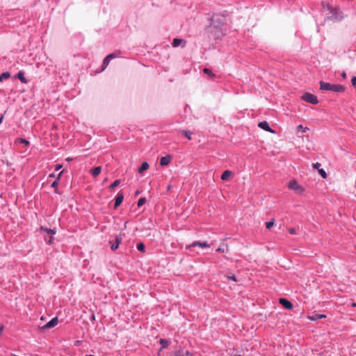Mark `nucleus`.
Wrapping results in <instances>:
<instances>
[{
    "mask_svg": "<svg viewBox=\"0 0 356 356\" xmlns=\"http://www.w3.org/2000/svg\"><path fill=\"white\" fill-rule=\"evenodd\" d=\"M326 316L324 314H314L312 316H309V319L311 321H317L318 319L324 318Z\"/></svg>",
    "mask_w": 356,
    "mask_h": 356,
    "instance_id": "4468645a",
    "label": "nucleus"
},
{
    "mask_svg": "<svg viewBox=\"0 0 356 356\" xmlns=\"http://www.w3.org/2000/svg\"><path fill=\"white\" fill-rule=\"evenodd\" d=\"M115 57L114 54H108L103 60V70L107 67L109 64L110 60Z\"/></svg>",
    "mask_w": 356,
    "mask_h": 356,
    "instance_id": "ddd939ff",
    "label": "nucleus"
},
{
    "mask_svg": "<svg viewBox=\"0 0 356 356\" xmlns=\"http://www.w3.org/2000/svg\"><path fill=\"white\" fill-rule=\"evenodd\" d=\"M199 246L200 248H209L210 245L207 242L195 241L192 244L186 247L187 249H190L192 247Z\"/></svg>",
    "mask_w": 356,
    "mask_h": 356,
    "instance_id": "1a4fd4ad",
    "label": "nucleus"
},
{
    "mask_svg": "<svg viewBox=\"0 0 356 356\" xmlns=\"http://www.w3.org/2000/svg\"><path fill=\"white\" fill-rule=\"evenodd\" d=\"M320 166H321V163H314V164L313 165L314 168H315V169H318H318H320V168H320Z\"/></svg>",
    "mask_w": 356,
    "mask_h": 356,
    "instance_id": "c9c22d12",
    "label": "nucleus"
},
{
    "mask_svg": "<svg viewBox=\"0 0 356 356\" xmlns=\"http://www.w3.org/2000/svg\"><path fill=\"white\" fill-rule=\"evenodd\" d=\"M61 168H62V165H57L56 166L55 170H59Z\"/></svg>",
    "mask_w": 356,
    "mask_h": 356,
    "instance_id": "4c0bfd02",
    "label": "nucleus"
},
{
    "mask_svg": "<svg viewBox=\"0 0 356 356\" xmlns=\"http://www.w3.org/2000/svg\"><path fill=\"white\" fill-rule=\"evenodd\" d=\"M342 76H343V78H346V72H343V73H342Z\"/></svg>",
    "mask_w": 356,
    "mask_h": 356,
    "instance_id": "ea45409f",
    "label": "nucleus"
},
{
    "mask_svg": "<svg viewBox=\"0 0 356 356\" xmlns=\"http://www.w3.org/2000/svg\"><path fill=\"white\" fill-rule=\"evenodd\" d=\"M66 160H67V161H71V160H72V159H71V158H67Z\"/></svg>",
    "mask_w": 356,
    "mask_h": 356,
    "instance_id": "c03bdc74",
    "label": "nucleus"
},
{
    "mask_svg": "<svg viewBox=\"0 0 356 356\" xmlns=\"http://www.w3.org/2000/svg\"><path fill=\"white\" fill-rule=\"evenodd\" d=\"M203 72L207 74L208 76H209L211 78H213L215 77V74L211 72V70L209 68H204Z\"/></svg>",
    "mask_w": 356,
    "mask_h": 356,
    "instance_id": "5701e85b",
    "label": "nucleus"
},
{
    "mask_svg": "<svg viewBox=\"0 0 356 356\" xmlns=\"http://www.w3.org/2000/svg\"><path fill=\"white\" fill-rule=\"evenodd\" d=\"M49 177H54V174H51V175H49Z\"/></svg>",
    "mask_w": 356,
    "mask_h": 356,
    "instance_id": "a18cd8bd",
    "label": "nucleus"
},
{
    "mask_svg": "<svg viewBox=\"0 0 356 356\" xmlns=\"http://www.w3.org/2000/svg\"><path fill=\"white\" fill-rule=\"evenodd\" d=\"M123 199H124V194L122 193H119L115 200V204H114L115 209L118 207L122 204Z\"/></svg>",
    "mask_w": 356,
    "mask_h": 356,
    "instance_id": "9b49d317",
    "label": "nucleus"
},
{
    "mask_svg": "<svg viewBox=\"0 0 356 356\" xmlns=\"http://www.w3.org/2000/svg\"><path fill=\"white\" fill-rule=\"evenodd\" d=\"M352 84L354 87H356V76H353L351 80Z\"/></svg>",
    "mask_w": 356,
    "mask_h": 356,
    "instance_id": "f704fd0d",
    "label": "nucleus"
},
{
    "mask_svg": "<svg viewBox=\"0 0 356 356\" xmlns=\"http://www.w3.org/2000/svg\"><path fill=\"white\" fill-rule=\"evenodd\" d=\"M302 99L309 103H311L312 104H317L318 103V100L317 97L309 92H306L302 96Z\"/></svg>",
    "mask_w": 356,
    "mask_h": 356,
    "instance_id": "7ed1b4c3",
    "label": "nucleus"
},
{
    "mask_svg": "<svg viewBox=\"0 0 356 356\" xmlns=\"http://www.w3.org/2000/svg\"><path fill=\"white\" fill-rule=\"evenodd\" d=\"M17 142L20 143H22L24 144V145H29V142L24 139V138H18L17 140Z\"/></svg>",
    "mask_w": 356,
    "mask_h": 356,
    "instance_id": "bb28decb",
    "label": "nucleus"
},
{
    "mask_svg": "<svg viewBox=\"0 0 356 356\" xmlns=\"http://www.w3.org/2000/svg\"><path fill=\"white\" fill-rule=\"evenodd\" d=\"M18 79L24 83H27L26 79L24 77V73L22 72H19L17 74Z\"/></svg>",
    "mask_w": 356,
    "mask_h": 356,
    "instance_id": "412c9836",
    "label": "nucleus"
},
{
    "mask_svg": "<svg viewBox=\"0 0 356 356\" xmlns=\"http://www.w3.org/2000/svg\"><path fill=\"white\" fill-rule=\"evenodd\" d=\"M3 118V116H1V118H0V124L2 122Z\"/></svg>",
    "mask_w": 356,
    "mask_h": 356,
    "instance_id": "79ce46f5",
    "label": "nucleus"
},
{
    "mask_svg": "<svg viewBox=\"0 0 356 356\" xmlns=\"http://www.w3.org/2000/svg\"><path fill=\"white\" fill-rule=\"evenodd\" d=\"M280 303L286 309H291L293 308L292 303L285 298H280Z\"/></svg>",
    "mask_w": 356,
    "mask_h": 356,
    "instance_id": "f8f14e48",
    "label": "nucleus"
},
{
    "mask_svg": "<svg viewBox=\"0 0 356 356\" xmlns=\"http://www.w3.org/2000/svg\"><path fill=\"white\" fill-rule=\"evenodd\" d=\"M288 231L291 234H296V229L294 228H289L288 229Z\"/></svg>",
    "mask_w": 356,
    "mask_h": 356,
    "instance_id": "e433bc0d",
    "label": "nucleus"
},
{
    "mask_svg": "<svg viewBox=\"0 0 356 356\" xmlns=\"http://www.w3.org/2000/svg\"><path fill=\"white\" fill-rule=\"evenodd\" d=\"M352 306H353V307H356V302H353V303L352 304Z\"/></svg>",
    "mask_w": 356,
    "mask_h": 356,
    "instance_id": "a19ab883",
    "label": "nucleus"
},
{
    "mask_svg": "<svg viewBox=\"0 0 356 356\" xmlns=\"http://www.w3.org/2000/svg\"><path fill=\"white\" fill-rule=\"evenodd\" d=\"M149 165L147 162H143L140 167L138 168V172L142 174L144 171L147 170L149 168Z\"/></svg>",
    "mask_w": 356,
    "mask_h": 356,
    "instance_id": "f3484780",
    "label": "nucleus"
},
{
    "mask_svg": "<svg viewBox=\"0 0 356 356\" xmlns=\"http://www.w3.org/2000/svg\"><path fill=\"white\" fill-rule=\"evenodd\" d=\"M227 279L233 280L234 282H237L238 281L235 275H227Z\"/></svg>",
    "mask_w": 356,
    "mask_h": 356,
    "instance_id": "473e14b6",
    "label": "nucleus"
},
{
    "mask_svg": "<svg viewBox=\"0 0 356 356\" xmlns=\"http://www.w3.org/2000/svg\"><path fill=\"white\" fill-rule=\"evenodd\" d=\"M258 127L266 131L270 132V133H272V134L275 133V131L270 127L268 123L266 121H263V122H259Z\"/></svg>",
    "mask_w": 356,
    "mask_h": 356,
    "instance_id": "423d86ee",
    "label": "nucleus"
},
{
    "mask_svg": "<svg viewBox=\"0 0 356 356\" xmlns=\"http://www.w3.org/2000/svg\"><path fill=\"white\" fill-rule=\"evenodd\" d=\"M234 173L231 170H227L224 171L221 175V179L222 181H229L234 177Z\"/></svg>",
    "mask_w": 356,
    "mask_h": 356,
    "instance_id": "39448f33",
    "label": "nucleus"
},
{
    "mask_svg": "<svg viewBox=\"0 0 356 356\" xmlns=\"http://www.w3.org/2000/svg\"><path fill=\"white\" fill-rule=\"evenodd\" d=\"M172 159V156L170 154L167 155L166 156H163L161 158L160 165L161 166H166L171 162Z\"/></svg>",
    "mask_w": 356,
    "mask_h": 356,
    "instance_id": "6e6552de",
    "label": "nucleus"
},
{
    "mask_svg": "<svg viewBox=\"0 0 356 356\" xmlns=\"http://www.w3.org/2000/svg\"><path fill=\"white\" fill-rule=\"evenodd\" d=\"M86 356H95L93 355H86Z\"/></svg>",
    "mask_w": 356,
    "mask_h": 356,
    "instance_id": "de8ad7c7",
    "label": "nucleus"
},
{
    "mask_svg": "<svg viewBox=\"0 0 356 356\" xmlns=\"http://www.w3.org/2000/svg\"><path fill=\"white\" fill-rule=\"evenodd\" d=\"M328 8H330V9H331L330 6H328ZM336 11H337V10H336V9H333V8H332V13H334V12H336Z\"/></svg>",
    "mask_w": 356,
    "mask_h": 356,
    "instance_id": "58836bf2",
    "label": "nucleus"
},
{
    "mask_svg": "<svg viewBox=\"0 0 356 356\" xmlns=\"http://www.w3.org/2000/svg\"><path fill=\"white\" fill-rule=\"evenodd\" d=\"M137 249L140 251V252H145V246L144 245V243H140L137 245Z\"/></svg>",
    "mask_w": 356,
    "mask_h": 356,
    "instance_id": "393cba45",
    "label": "nucleus"
},
{
    "mask_svg": "<svg viewBox=\"0 0 356 356\" xmlns=\"http://www.w3.org/2000/svg\"><path fill=\"white\" fill-rule=\"evenodd\" d=\"M181 43H184V45H185L186 44V41H184L182 39L175 38V39L173 40L172 46L174 47H177L179 45H180Z\"/></svg>",
    "mask_w": 356,
    "mask_h": 356,
    "instance_id": "a211bd4d",
    "label": "nucleus"
},
{
    "mask_svg": "<svg viewBox=\"0 0 356 356\" xmlns=\"http://www.w3.org/2000/svg\"><path fill=\"white\" fill-rule=\"evenodd\" d=\"M175 356H192L191 353L186 350V351H178L176 353Z\"/></svg>",
    "mask_w": 356,
    "mask_h": 356,
    "instance_id": "aec40b11",
    "label": "nucleus"
},
{
    "mask_svg": "<svg viewBox=\"0 0 356 356\" xmlns=\"http://www.w3.org/2000/svg\"><path fill=\"white\" fill-rule=\"evenodd\" d=\"M40 231L42 232H45V233H47V234L48 236H50V239L47 240L46 238V240H47V243L48 244H51L52 243V241H53V238H54L53 236L56 233L55 230L51 229H47V228H44V227H40Z\"/></svg>",
    "mask_w": 356,
    "mask_h": 356,
    "instance_id": "20e7f679",
    "label": "nucleus"
},
{
    "mask_svg": "<svg viewBox=\"0 0 356 356\" xmlns=\"http://www.w3.org/2000/svg\"><path fill=\"white\" fill-rule=\"evenodd\" d=\"M122 241V238L119 236H115V243H112V241H110L109 243L111 244V249L112 250H115L118 248L120 243Z\"/></svg>",
    "mask_w": 356,
    "mask_h": 356,
    "instance_id": "9d476101",
    "label": "nucleus"
},
{
    "mask_svg": "<svg viewBox=\"0 0 356 356\" xmlns=\"http://www.w3.org/2000/svg\"><path fill=\"white\" fill-rule=\"evenodd\" d=\"M160 343L161 345V349H162V348H167L170 344V341L168 340L161 339H160Z\"/></svg>",
    "mask_w": 356,
    "mask_h": 356,
    "instance_id": "6ab92c4d",
    "label": "nucleus"
},
{
    "mask_svg": "<svg viewBox=\"0 0 356 356\" xmlns=\"http://www.w3.org/2000/svg\"><path fill=\"white\" fill-rule=\"evenodd\" d=\"M213 20L214 22L216 21H224L225 20V17L223 16H220V15H214L213 17Z\"/></svg>",
    "mask_w": 356,
    "mask_h": 356,
    "instance_id": "a878e982",
    "label": "nucleus"
},
{
    "mask_svg": "<svg viewBox=\"0 0 356 356\" xmlns=\"http://www.w3.org/2000/svg\"><path fill=\"white\" fill-rule=\"evenodd\" d=\"M217 252H228L229 246L227 244L221 243L220 246L216 250Z\"/></svg>",
    "mask_w": 356,
    "mask_h": 356,
    "instance_id": "2eb2a0df",
    "label": "nucleus"
},
{
    "mask_svg": "<svg viewBox=\"0 0 356 356\" xmlns=\"http://www.w3.org/2000/svg\"><path fill=\"white\" fill-rule=\"evenodd\" d=\"M120 184V181L119 179L115 180L113 184H111L110 185L109 188H110V189L113 190L115 187L118 186Z\"/></svg>",
    "mask_w": 356,
    "mask_h": 356,
    "instance_id": "b1692460",
    "label": "nucleus"
},
{
    "mask_svg": "<svg viewBox=\"0 0 356 356\" xmlns=\"http://www.w3.org/2000/svg\"><path fill=\"white\" fill-rule=\"evenodd\" d=\"M274 225V220H271L266 222V227L267 229H270Z\"/></svg>",
    "mask_w": 356,
    "mask_h": 356,
    "instance_id": "2f4dec72",
    "label": "nucleus"
},
{
    "mask_svg": "<svg viewBox=\"0 0 356 356\" xmlns=\"http://www.w3.org/2000/svg\"><path fill=\"white\" fill-rule=\"evenodd\" d=\"M10 76L9 72H4L0 75V81H3L4 79H8Z\"/></svg>",
    "mask_w": 356,
    "mask_h": 356,
    "instance_id": "4be33fe9",
    "label": "nucleus"
},
{
    "mask_svg": "<svg viewBox=\"0 0 356 356\" xmlns=\"http://www.w3.org/2000/svg\"><path fill=\"white\" fill-rule=\"evenodd\" d=\"M58 323V319L57 317H55L53 319H51L49 322L46 323L44 325H43L41 328L42 330L49 329V328L55 327Z\"/></svg>",
    "mask_w": 356,
    "mask_h": 356,
    "instance_id": "0eeeda50",
    "label": "nucleus"
},
{
    "mask_svg": "<svg viewBox=\"0 0 356 356\" xmlns=\"http://www.w3.org/2000/svg\"><path fill=\"white\" fill-rule=\"evenodd\" d=\"M288 188L298 195H302L305 191V189L294 179L288 183Z\"/></svg>",
    "mask_w": 356,
    "mask_h": 356,
    "instance_id": "f03ea898",
    "label": "nucleus"
},
{
    "mask_svg": "<svg viewBox=\"0 0 356 356\" xmlns=\"http://www.w3.org/2000/svg\"><path fill=\"white\" fill-rule=\"evenodd\" d=\"M58 185V180H55L52 184H51V187L54 188H56L57 186Z\"/></svg>",
    "mask_w": 356,
    "mask_h": 356,
    "instance_id": "72a5a7b5",
    "label": "nucleus"
},
{
    "mask_svg": "<svg viewBox=\"0 0 356 356\" xmlns=\"http://www.w3.org/2000/svg\"><path fill=\"white\" fill-rule=\"evenodd\" d=\"M62 173H63V172H60L58 177L61 175Z\"/></svg>",
    "mask_w": 356,
    "mask_h": 356,
    "instance_id": "49530a36",
    "label": "nucleus"
},
{
    "mask_svg": "<svg viewBox=\"0 0 356 356\" xmlns=\"http://www.w3.org/2000/svg\"><path fill=\"white\" fill-rule=\"evenodd\" d=\"M320 89L322 90H330L334 92L341 93L345 91V87L341 84H331L330 83L320 81Z\"/></svg>",
    "mask_w": 356,
    "mask_h": 356,
    "instance_id": "f257e3e1",
    "label": "nucleus"
},
{
    "mask_svg": "<svg viewBox=\"0 0 356 356\" xmlns=\"http://www.w3.org/2000/svg\"><path fill=\"white\" fill-rule=\"evenodd\" d=\"M146 202V199L145 197H140L138 201V207L143 206Z\"/></svg>",
    "mask_w": 356,
    "mask_h": 356,
    "instance_id": "cd10ccee",
    "label": "nucleus"
},
{
    "mask_svg": "<svg viewBox=\"0 0 356 356\" xmlns=\"http://www.w3.org/2000/svg\"><path fill=\"white\" fill-rule=\"evenodd\" d=\"M92 320H95V315H92Z\"/></svg>",
    "mask_w": 356,
    "mask_h": 356,
    "instance_id": "37998d69",
    "label": "nucleus"
},
{
    "mask_svg": "<svg viewBox=\"0 0 356 356\" xmlns=\"http://www.w3.org/2000/svg\"><path fill=\"white\" fill-rule=\"evenodd\" d=\"M298 131H302V132H305L307 130H309V128L305 127H304L302 124H300L297 127Z\"/></svg>",
    "mask_w": 356,
    "mask_h": 356,
    "instance_id": "c85d7f7f",
    "label": "nucleus"
},
{
    "mask_svg": "<svg viewBox=\"0 0 356 356\" xmlns=\"http://www.w3.org/2000/svg\"><path fill=\"white\" fill-rule=\"evenodd\" d=\"M318 172L321 175V177L324 179L327 178V173L323 169H318Z\"/></svg>",
    "mask_w": 356,
    "mask_h": 356,
    "instance_id": "7c9ffc66",
    "label": "nucleus"
},
{
    "mask_svg": "<svg viewBox=\"0 0 356 356\" xmlns=\"http://www.w3.org/2000/svg\"><path fill=\"white\" fill-rule=\"evenodd\" d=\"M181 134L183 135H184L187 138H188L189 140H191V133L188 131H181Z\"/></svg>",
    "mask_w": 356,
    "mask_h": 356,
    "instance_id": "c756f323",
    "label": "nucleus"
},
{
    "mask_svg": "<svg viewBox=\"0 0 356 356\" xmlns=\"http://www.w3.org/2000/svg\"><path fill=\"white\" fill-rule=\"evenodd\" d=\"M101 172H102L101 166L95 167L93 169H92V170H91L92 175L94 177H97L101 173Z\"/></svg>",
    "mask_w": 356,
    "mask_h": 356,
    "instance_id": "dca6fc26",
    "label": "nucleus"
}]
</instances>
